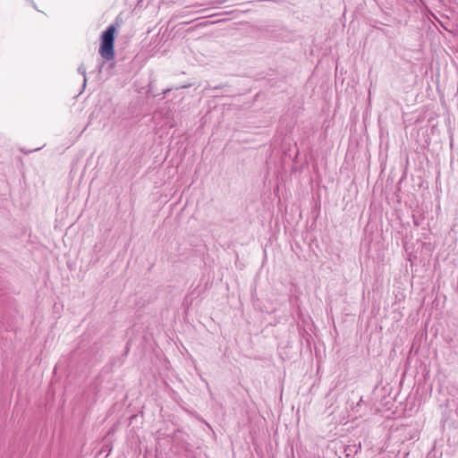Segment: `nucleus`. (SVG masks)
<instances>
[{
    "mask_svg": "<svg viewBox=\"0 0 458 458\" xmlns=\"http://www.w3.org/2000/svg\"><path fill=\"white\" fill-rule=\"evenodd\" d=\"M116 27L110 24L100 36L99 54L105 60H112L114 58V40Z\"/></svg>",
    "mask_w": 458,
    "mask_h": 458,
    "instance_id": "obj_1",
    "label": "nucleus"
},
{
    "mask_svg": "<svg viewBox=\"0 0 458 458\" xmlns=\"http://www.w3.org/2000/svg\"><path fill=\"white\" fill-rule=\"evenodd\" d=\"M360 444L359 445H348L344 452L346 454V456L349 457V456H352V458H354L355 454L358 453V451L360 449Z\"/></svg>",
    "mask_w": 458,
    "mask_h": 458,
    "instance_id": "obj_2",
    "label": "nucleus"
},
{
    "mask_svg": "<svg viewBox=\"0 0 458 458\" xmlns=\"http://www.w3.org/2000/svg\"><path fill=\"white\" fill-rule=\"evenodd\" d=\"M112 451V445L110 444H105L102 448L100 449V451L98 452V455H101L103 454H105V458H106L109 454L111 453Z\"/></svg>",
    "mask_w": 458,
    "mask_h": 458,
    "instance_id": "obj_3",
    "label": "nucleus"
},
{
    "mask_svg": "<svg viewBox=\"0 0 458 458\" xmlns=\"http://www.w3.org/2000/svg\"><path fill=\"white\" fill-rule=\"evenodd\" d=\"M78 72L83 76V78H84V80H83V87H85L86 82H87V79H86V68H85L83 64H81L78 67Z\"/></svg>",
    "mask_w": 458,
    "mask_h": 458,
    "instance_id": "obj_4",
    "label": "nucleus"
},
{
    "mask_svg": "<svg viewBox=\"0 0 458 458\" xmlns=\"http://www.w3.org/2000/svg\"><path fill=\"white\" fill-rule=\"evenodd\" d=\"M224 88V85H217L216 87H214V89L216 90V89H221Z\"/></svg>",
    "mask_w": 458,
    "mask_h": 458,
    "instance_id": "obj_5",
    "label": "nucleus"
},
{
    "mask_svg": "<svg viewBox=\"0 0 458 458\" xmlns=\"http://www.w3.org/2000/svg\"><path fill=\"white\" fill-rule=\"evenodd\" d=\"M383 33L386 35V36H388V37H391V35L389 34V32L387 30H382Z\"/></svg>",
    "mask_w": 458,
    "mask_h": 458,
    "instance_id": "obj_6",
    "label": "nucleus"
},
{
    "mask_svg": "<svg viewBox=\"0 0 458 458\" xmlns=\"http://www.w3.org/2000/svg\"><path fill=\"white\" fill-rule=\"evenodd\" d=\"M170 90H171L170 89H165V90H164V92H163V93H164V95H165V94H166L167 92H169Z\"/></svg>",
    "mask_w": 458,
    "mask_h": 458,
    "instance_id": "obj_7",
    "label": "nucleus"
}]
</instances>
